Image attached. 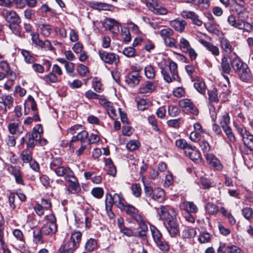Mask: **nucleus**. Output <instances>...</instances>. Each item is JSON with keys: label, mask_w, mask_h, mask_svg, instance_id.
I'll return each mask as SVG.
<instances>
[{"label": "nucleus", "mask_w": 253, "mask_h": 253, "mask_svg": "<svg viewBox=\"0 0 253 253\" xmlns=\"http://www.w3.org/2000/svg\"><path fill=\"white\" fill-rule=\"evenodd\" d=\"M99 132L95 131L94 133H91L89 137L87 139L88 143L89 144H95L98 142L100 140Z\"/></svg>", "instance_id": "obj_58"}, {"label": "nucleus", "mask_w": 253, "mask_h": 253, "mask_svg": "<svg viewBox=\"0 0 253 253\" xmlns=\"http://www.w3.org/2000/svg\"><path fill=\"white\" fill-rule=\"evenodd\" d=\"M0 69L5 72L7 75L11 76L14 73L11 70L9 64L5 60H0Z\"/></svg>", "instance_id": "obj_50"}, {"label": "nucleus", "mask_w": 253, "mask_h": 253, "mask_svg": "<svg viewBox=\"0 0 253 253\" xmlns=\"http://www.w3.org/2000/svg\"><path fill=\"white\" fill-rule=\"evenodd\" d=\"M103 25L105 29L110 30L114 34H117L119 32L120 24L113 19H105Z\"/></svg>", "instance_id": "obj_14"}, {"label": "nucleus", "mask_w": 253, "mask_h": 253, "mask_svg": "<svg viewBox=\"0 0 253 253\" xmlns=\"http://www.w3.org/2000/svg\"><path fill=\"white\" fill-rule=\"evenodd\" d=\"M42 233L40 229L33 231V241L36 244H42L43 243L42 237Z\"/></svg>", "instance_id": "obj_43"}, {"label": "nucleus", "mask_w": 253, "mask_h": 253, "mask_svg": "<svg viewBox=\"0 0 253 253\" xmlns=\"http://www.w3.org/2000/svg\"><path fill=\"white\" fill-rule=\"evenodd\" d=\"M156 84L150 81H146L142 84L139 87V93L141 94L150 93L155 90Z\"/></svg>", "instance_id": "obj_18"}, {"label": "nucleus", "mask_w": 253, "mask_h": 253, "mask_svg": "<svg viewBox=\"0 0 253 253\" xmlns=\"http://www.w3.org/2000/svg\"><path fill=\"white\" fill-rule=\"evenodd\" d=\"M169 24L170 26L176 31L182 32L186 25V22L183 20H180L178 19H175L170 21Z\"/></svg>", "instance_id": "obj_29"}, {"label": "nucleus", "mask_w": 253, "mask_h": 253, "mask_svg": "<svg viewBox=\"0 0 253 253\" xmlns=\"http://www.w3.org/2000/svg\"><path fill=\"white\" fill-rule=\"evenodd\" d=\"M42 79L47 84L56 83L58 82V77L52 72L44 76Z\"/></svg>", "instance_id": "obj_49"}, {"label": "nucleus", "mask_w": 253, "mask_h": 253, "mask_svg": "<svg viewBox=\"0 0 253 253\" xmlns=\"http://www.w3.org/2000/svg\"><path fill=\"white\" fill-rule=\"evenodd\" d=\"M21 157L23 162L29 163L32 160V152L28 149L25 150L22 152Z\"/></svg>", "instance_id": "obj_51"}, {"label": "nucleus", "mask_w": 253, "mask_h": 253, "mask_svg": "<svg viewBox=\"0 0 253 253\" xmlns=\"http://www.w3.org/2000/svg\"><path fill=\"white\" fill-rule=\"evenodd\" d=\"M43 235H52L57 231V225L45 223L40 229Z\"/></svg>", "instance_id": "obj_25"}, {"label": "nucleus", "mask_w": 253, "mask_h": 253, "mask_svg": "<svg viewBox=\"0 0 253 253\" xmlns=\"http://www.w3.org/2000/svg\"><path fill=\"white\" fill-rule=\"evenodd\" d=\"M41 34L44 37H48L51 33V28L50 25L47 24H39Z\"/></svg>", "instance_id": "obj_38"}, {"label": "nucleus", "mask_w": 253, "mask_h": 253, "mask_svg": "<svg viewBox=\"0 0 253 253\" xmlns=\"http://www.w3.org/2000/svg\"><path fill=\"white\" fill-rule=\"evenodd\" d=\"M145 75L149 79H153L156 75V71L153 66L151 65H147L144 68Z\"/></svg>", "instance_id": "obj_39"}, {"label": "nucleus", "mask_w": 253, "mask_h": 253, "mask_svg": "<svg viewBox=\"0 0 253 253\" xmlns=\"http://www.w3.org/2000/svg\"><path fill=\"white\" fill-rule=\"evenodd\" d=\"M123 211H125L127 214L130 215L136 222L141 221V219L143 218L139 211L132 205H126Z\"/></svg>", "instance_id": "obj_12"}, {"label": "nucleus", "mask_w": 253, "mask_h": 253, "mask_svg": "<svg viewBox=\"0 0 253 253\" xmlns=\"http://www.w3.org/2000/svg\"><path fill=\"white\" fill-rule=\"evenodd\" d=\"M98 54L101 60L105 63L117 66L120 63L119 56L114 52H109L103 50H99Z\"/></svg>", "instance_id": "obj_4"}, {"label": "nucleus", "mask_w": 253, "mask_h": 253, "mask_svg": "<svg viewBox=\"0 0 253 253\" xmlns=\"http://www.w3.org/2000/svg\"><path fill=\"white\" fill-rule=\"evenodd\" d=\"M1 99L8 109H10L12 106L13 98L12 96L9 95H3Z\"/></svg>", "instance_id": "obj_55"}, {"label": "nucleus", "mask_w": 253, "mask_h": 253, "mask_svg": "<svg viewBox=\"0 0 253 253\" xmlns=\"http://www.w3.org/2000/svg\"><path fill=\"white\" fill-rule=\"evenodd\" d=\"M136 222L138 224L139 226L136 236L140 238L145 237L148 231V227L143 217L141 219V221H136Z\"/></svg>", "instance_id": "obj_28"}, {"label": "nucleus", "mask_w": 253, "mask_h": 253, "mask_svg": "<svg viewBox=\"0 0 253 253\" xmlns=\"http://www.w3.org/2000/svg\"><path fill=\"white\" fill-rule=\"evenodd\" d=\"M185 153L193 161H198L201 158L200 153L196 149V147L191 146L185 150Z\"/></svg>", "instance_id": "obj_22"}, {"label": "nucleus", "mask_w": 253, "mask_h": 253, "mask_svg": "<svg viewBox=\"0 0 253 253\" xmlns=\"http://www.w3.org/2000/svg\"><path fill=\"white\" fill-rule=\"evenodd\" d=\"M164 80L170 83L173 81L180 82L177 64L172 61L162 62L159 65Z\"/></svg>", "instance_id": "obj_1"}, {"label": "nucleus", "mask_w": 253, "mask_h": 253, "mask_svg": "<svg viewBox=\"0 0 253 253\" xmlns=\"http://www.w3.org/2000/svg\"><path fill=\"white\" fill-rule=\"evenodd\" d=\"M150 230L155 243L163 239L162 234L156 227L150 226Z\"/></svg>", "instance_id": "obj_44"}, {"label": "nucleus", "mask_w": 253, "mask_h": 253, "mask_svg": "<svg viewBox=\"0 0 253 253\" xmlns=\"http://www.w3.org/2000/svg\"><path fill=\"white\" fill-rule=\"evenodd\" d=\"M53 171L58 176H64L65 179L73 172V171L69 167H66L62 166L58 168V169H54Z\"/></svg>", "instance_id": "obj_26"}, {"label": "nucleus", "mask_w": 253, "mask_h": 253, "mask_svg": "<svg viewBox=\"0 0 253 253\" xmlns=\"http://www.w3.org/2000/svg\"><path fill=\"white\" fill-rule=\"evenodd\" d=\"M82 233L80 231H75L72 234L70 241L73 243H75V245L78 247L82 240Z\"/></svg>", "instance_id": "obj_47"}, {"label": "nucleus", "mask_w": 253, "mask_h": 253, "mask_svg": "<svg viewBox=\"0 0 253 253\" xmlns=\"http://www.w3.org/2000/svg\"><path fill=\"white\" fill-rule=\"evenodd\" d=\"M208 95L209 99L211 102H218V90L216 89H213L212 90L209 91Z\"/></svg>", "instance_id": "obj_62"}, {"label": "nucleus", "mask_w": 253, "mask_h": 253, "mask_svg": "<svg viewBox=\"0 0 253 253\" xmlns=\"http://www.w3.org/2000/svg\"><path fill=\"white\" fill-rule=\"evenodd\" d=\"M7 170L14 176L16 183L24 185V181L21 173V168L19 166L10 165L7 166Z\"/></svg>", "instance_id": "obj_9"}, {"label": "nucleus", "mask_w": 253, "mask_h": 253, "mask_svg": "<svg viewBox=\"0 0 253 253\" xmlns=\"http://www.w3.org/2000/svg\"><path fill=\"white\" fill-rule=\"evenodd\" d=\"M92 87L96 92H101L102 89V84L97 78H95L92 80Z\"/></svg>", "instance_id": "obj_60"}, {"label": "nucleus", "mask_w": 253, "mask_h": 253, "mask_svg": "<svg viewBox=\"0 0 253 253\" xmlns=\"http://www.w3.org/2000/svg\"><path fill=\"white\" fill-rule=\"evenodd\" d=\"M181 208L187 213H196L198 209L194 203L188 201L183 202L181 205Z\"/></svg>", "instance_id": "obj_32"}, {"label": "nucleus", "mask_w": 253, "mask_h": 253, "mask_svg": "<svg viewBox=\"0 0 253 253\" xmlns=\"http://www.w3.org/2000/svg\"><path fill=\"white\" fill-rule=\"evenodd\" d=\"M141 78L139 73L133 71L127 75L126 82L130 87H134L139 84Z\"/></svg>", "instance_id": "obj_10"}, {"label": "nucleus", "mask_w": 253, "mask_h": 253, "mask_svg": "<svg viewBox=\"0 0 253 253\" xmlns=\"http://www.w3.org/2000/svg\"><path fill=\"white\" fill-rule=\"evenodd\" d=\"M235 73L238 74L240 79L244 82L248 81L251 78V70L247 64L243 65V66Z\"/></svg>", "instance_id": "obj_16"}, {"label": "nucleus", "mask_w": 253, "mask_h": 253, "mask_svg": "<svg viewBox=\"0 0 253 253\" xmlns=\"http://www.w3.org/2000/svg\"><path fill=\"white\" fill-rule=\"evenodd\" d=\"M157 211L159 215V219L163 220L164 223L176 217V211L167 206H161L160 208L157 209Z\"/></svg>", "instance_id": "obj_3"}, {"label": "nucleus", "mask_w": 253, "mask_h": 253, "mask_svg": "<svg viewBox=\"0 0 253 253\" xmlns=\"http://www.w3.org/2000/svg\"><path fill=\"white\" fill-rule=\"evenodd\" d=\"M173 33V30L169 28L162 29L160 31V35L164 40L171 37Z\"/></svg>", "instance_id": "obj_54"}, {"label": "nucleus", "mask_w": 253, "mask_h": 253, "mask_svg": "<svg viewBox=\"0 0 253 253\" xmlns=\"http://www.w3.org/2000/svg\"><path fill=\"white\" fill-rule=\"evenodd\" d=\"M91 7L99 10H107L110 9V5L106 3L95 2L91 3Z\"/></svg>", "instance_id": "obj_52"}, {"label": "nucleus", "mask_w": 253, "mask_h": 253, "mask_svg": "<svg viewBox=\"0 0 253 253\" xmlns=\"http://www.w3.org/2000/svg\"><path fill=\"white\" fill-rule=\"evenodd\" d=\"M77 248L78 247L75 243L68 241L59 248L58 253H73Z\"/></svg>", "instance_id": "obj_19"}, {"label": "nucleus", "mask_w": 253, "mask_h": 253, "mask_svg": "<svg viewBox=\"0 0 253 253\" xmlns=\"http://www.w3.org/2000/svg\"><path fill=\"white\" fill-rule=\"evenodd\" d=\"M200 42L207 50L210 51L213 56H218L219 55L220 51L217 46L204 40H200Z\"/></svg>", "instance_id": "obj_21"}, {"label": "nucleus", "mask_w": 253, "mask_h": 253, "mask_svg": "<svg viewBox=\"0 0 253 253\" xmlns=\"http://www.w3.org/2000/svg\"><path fill=\"white\" fill-rule=\"evenodd\" d=\"M149 101L147 99H140L137 101V107L138 110L143 111L146 109L149 106Z\"/></svg>", "instance_id": "obj_59"}, {"label": "nucleus", "mask_w": 253, "mask_h": 253, "mask_svg": "<svg viewBox=\"0 0 253 253\" xmlns=\"http://www.w3.org/2000/svg\"><path fill=\"white\" fill-rule=\"evenodd\" d=\"M136 222L138 224L139 226L136 236L140 238L145 237L148 231V227L143 217L141 219V221H136Z\"/></svg>", "instance_id": "obj_27"}, {"label": "nucleus", "mask_w": 253, "mask_h": 253, "mask_svg": "<svg viewBox=\"0 0 253 253\" xmlns=\"http://www.w3.org/2000/svg\"><path fill=\"white\" fill-rule=\"evenodd\" d=\"M243 215L247 219H250L253 217V210L252 209L249 207L244 208L242 210Z\"/></svg>", "instance_id": "obj_64"}, {"label": "nucleus", "mask_w": 253, "mask_h": 253, "mask_svg": "<svg viewBox=\"0 0 253 253\" xmlns=\"http://www.w3.org/2000/svg\"><path fill=\"white\" fill-rule=\"evenodd\" d=\"M88 137V132L85 130L82 131L81 132L78 133L77 135L73 136L72 139L69 142L70 149L73 152H74L75 147L73 144V143L79 140L82 143H84L87 139Z\"/></svg>", "instance_id": "obj_13"}, {"label": "nucleus", "mask_w": 253, "mask_h": 253, "mask_svg": "<svg viewBox=\"0 0 253 253\" xmlns=\"http://www.w3.org/2000/svg\"><path fill=\"white\" fill-rule=\"evenodd\" d=\"M62 160L60 158H53L50 164V168L52 170H54V169H56L62 166Z\"/></svg>", "instance_id": "obj_61"}, {"label": "nucleus", "mask_w": 253, "mask_h": 253, "mask_svg": "<svg viewBox=\"0 0 253 253\" xmlns=\"http://www.w3.org/2000/svg\"><path fill=\"white\" fill-rule=\"evenodd\" d=\"M191 79L192 82L196 81L194 84V86L199 92L201 94H204L206 92V86L204 82L200 81L197 77L191 76Z\"/></svg>", "instance_id": "obj_30"}, {"label": "nucleus", "mask_w": 253, "mask_h": 253, "mask_svg": "<svg viewBox=\"0 0 253 253\" xmlns=\"http://www.w3.org/2000/svg\"><path fill=\"white\" fill-rule=\"evenodd\" d=\"M1 15L8 24L21 22L20 16L14 10L3 9L1 12Z\"/></svg>", "instance_id": "obj_5"}, {"label": "nucleus", "mask_w": 253, "mask_h": 253, "mask_svg": "<svg viewBox=\"0 0 253 253\" xmlns=\"http://www.w3.org/2000/svg\"><path fill=\"white\" fill-rule=\"evenodd\" d=\"M21 53L23 55L24 61L28 64H32L35 62L36 59L31 54L30 52L25 49H22Z\"/></svg>", "instance_id": "obj_40"}, {"label": "nucleus", "mask_w": 253, "mask_h": 253, "mask_svg": "<svg viewBox=\"0 0 253 253\" xmlns=\"http://www.w3.org/2000/svg\"><path fill=\"white\" fill-rule=\"evenodd\" d=\"M121 37L125 42H129L131 41V36L129 30L127 28H124L121 29Z\"/></svg>", "instance_id": "obj_56"}, {"label": "nucleus", "mask_w": 253, "mask_h": 253, "mask_svg": "<svg viewBox=\"0 0 253 253\" xmlns=\"http://www.w3.org/2000/svg\"><path fill=\"white\" fill-rule=\"evenodd\" d=\"M97 243L96 240L90 238L86 242L85 248L87 252H91L97 248Z\"/></svg>", "instance_id": "obj_45"}, {"label": "nucleus", "mask_w": 253, "mask_h": 253, "mask_svg": "<svg viewBox=\"0 0 253 253\" xmlns=\"http://www.w3.org/2000/svg\"><path fill=\"white\" fill-rule=\"evenodd\" d=\"M205 208L210 214H215L219 211L218 207L212 203H208Z\"/></svg>", "instance_id": "obj_46"}, {"label": "nucleus", "mask_w": 253, "mask_h": 253, "mask_svg": "<svg viewBox=\"0 0 253 253\" xmlns=\"http://www.w3.org/2000/svg\"><path fill=\"white\" fill-rule=\"evenodd\" d=\"M9 132L11 134H15L17 133H22L24 131V127L16 123H10L8 126Z\"/></svg>", "instance_id": "obj_33"}, {"label": "nucleus", "mask_w": 253, "mask_h": 253, "mask_svg": "<svg viewBox=\"0 0 253 253\" xmlns=\"http://www.w3.org/2000/svg\"><path fill=\"white\" fill-rule=\"evenodd\" d=\"M220 46L221 48L222 52L226 53L225 55H227L233 52L234 50L233 43L229 41L224 38H220L219 39Z\"/></svg>", "instance_id": "obj_15"}, {"label": "nucleus", "mask_w": 253, "mask_h": 253, "mask_svg": "<svg viewBox=\"0 0 253 253\" xmlns=\"http://www.w3.org/2000/svg\"><path fill=\"white\" fill-rule=\"evenodd\" d=\"M165 225L171 237H174L179 233V225L176 221V217L169 220Z\"/></svg>", "instance_id": "obj_11"}, {"label": "nucleus", "mask_w": 253, "mask_h": 253, "mask_svg": "<svg viewBox=\"0 0 253 253\" xmlns=\"http://www.w3.org/2000/svg\"><path fill=\"white\" fill-rule=\"evenodd\" d=\"M223 131L225 133L228 140L230 142L233 143L235 141V137L233 134L231 128L229 126H225L222 128Z\"/></svg>", "instance_id": "obj_53"}, {"label": "nucleus", "mask_w": 253, "mask_h": 253, "mask_svg": "<svg viewBox=\"0 0 253 253\" xmlns=\"http://www.w3.org/2000/svg\"><path fill=\"white\" fill-rule=\"evenodd\" d=\"M228 22L230 25L239 29H244L246 24H241L240 21H236L235 17L231 15L228 18Z\"/></svg>", "instance_id": "obj_41"}, {"label": "nucleus", "mask_w": 253, "mask_h": 253, "mask_svg": "<svg viewBox=\"0 0 253 253\" xmlns=\"http://www.w3.org/2000/svg\"><path fill=\"white\" fill-rule=\"evenodd\" d=\"M235 126L238 133L241 136L243 143L246 147L244 153L248 154L249 152L253 151V135L243 126L236 125Z\"/></svg>", "instance_id": "obj_2"}, {"label": "nucleus", "mask_w": 253, "mask_h": 253, "mask_svg": "<svg viewBox=\"0 0 253 253\" xmlns=\"http://www.w3.org/2000/svg\"><path fill=\"white\" fill-rule=\"evenodd\" d=\"M40 137L39 133L37 131H34L31 134H29V139L26 143L27 148L33 149L35 146V141Z\"/></svg>", "instance_id": "obj_35"}, {"label": "nucleus", "mask_w": 253, "mask_h": 253, "mask_svg": "<svg viewBox=\"0 0 253 253\" xmlns=\"http://www.w3.org/2000/svg\"><path fill=\"white\" fill-rule=\"evenodd\" d=\"M211 240V235L208 232L201 233L198 240L201 243H207Z\"/></svg>", "instance_id": "obj_57"}, {"label": "nucleus", "mask_w": 253, "mask_h": 253, "mask_svg": "<svg viewBox=\"0 0 253 253\" xmlns=\"http://www.w3.org/2000/svg\"><path fill=\"white\" fill-rule=\"evenodd\" d=\"M177 45L183 52H187L189 48L191 47L189 41L184 38L180 39L179 43Z\"/></svg>", "instance_id": "obj_37"}, {"label": "nucleus", "mask_w": 253, "mask_h": 253, "mask_svg": "<svg viewBox=\"0 0 253 253\" xmlns=\"http://www.w3.org/2000/svg\"><path fill=\"white\" fill-rule=\"evenodd\" d=\"M206 159L209 164L216 170H220L222 169L223 166L220 161L213 155L207 154Z\"/></svg>", "instance_id": "obj_20"}, {"label": "nucleus", "mask_w": 253, "mask_h": 253, "mask_svg": "<svg viewBox=\"0 0 253 253\" xmlns=\"http://www.w3.org/2000/svg\"><path fill=\"white\" fill-rule=\"evenodd\" d=\"M115 204L121 210H123L125 206L126 201L121 193H115L113 195Z\"/></svg>", "instance_id": "obj_34"}, {"label": "nucleus", "mask_w": 253, "mask_h": 253, "mask_svg": "<svg viewBox=\"0 0 253 253\" xmlns=\"http://www.w3.org/2000/svg\"><path fill=\"white\" fill-rule=\"evenodd\" d=\"M233 54L234 57L230 58V63L231 67L234 70L235 72H236L239 69L242 68L243 66V65H245L246 63L243 62L236 53L234 52Z\"/></svg>", "instance_id": "obj_23"}, {"label": "nucleus", "mask_w": 253, "mask_h": 253, "mask_svg": "<svg viewBox=\"0 0 253 253\" xmlns=\"http://www.w3.org/2000/svg\"><path fill=\"white\" fill-rule=\"evenodd\" d=\"M180 15L184 18L191 19L193 24L198 26H201L203 24V22L200 19L199 15L194 11L183 10L181 11Z\"/></svg>", "instance_id": "obj_8"}, {"label": "nucleus", "mask_w": 253, "mask_h": 253, "mask_svg": "<svg viewBox=\"0 0 253 253\" xmlns=\"http://www.w3.org/2000/svg\"><path fill=\"white\" fill-rule=\"evenodd\" d=\"M237 11L238 15V21L241 24H247L245 25V29L250 26V24L246 21L249 18V12L244 7H242L239 11Z\"/></svg>", "instance_id": "obj_31"}, {"label": "nucleus", "mask_w": 253, "mask_h": 253, "mask_svg": "<svg viewBox=\"0 0 253 253\" xmlns=\"http://www.w3.org/2000/svg\"><path fill=\"white\" fill-rule=\"evenodd\" d=\"M65 180L69 183L68 191L72 194L78 193L80 190V185L77 178L75 177L74 172L69 177L66 178Z\"/></svg>", "instance_id": "obj_6"}, {"label": "nucleus", "mask_w": 253, "mask_h": 253, "mask_svg": "<svg viewBox=\"0 0 253 253\" xmlns=\"http://www.w3.org/2000/svg\"><path fill=\"white\" fill-rule=\"evenodd\" d=\"M196 235V232L193 228L185 229L181 233L182 237L185 239L194 238Z\"/></svg>", "instance_id": "obj_48"}, {"label": "nucleus", "mask_w": 253, "mask_h": 253, "mask_svg": "<svg viewBox=\"0 0 253 253\" xmlns=\"http://www.w3.org/2000/svg\"><path fill=\"white\" fill-rule=\"evenodd\" d=\"M165 192L163 189L160 188H157L154 189V191L151 196L153 200L158 201H162L164 200Z\"/></svg>", "instance_id": "obj_36"}, {"label": "nucleus", "mask_w": 253, "mask_h": 253, "mask_svg": "<svg viewBox=\"0 0 253 253\" xmlns=\"http://www.w3.org/2000/svg\"><path fill=\"white\" fill-rule=\"evenodd\" d=\"M228 58V55H224L221 59L220 70L224 74H229L231 70L230 61H229Z\"/></svg>", "instance_id": "obj_24"}, {"label": "nucleus", "mask_w": 253, "mask_h": 253, "mask_svg": "<svg viewBox=\"0 0 253 253\" xmlns=\"http://www.w3.org/2000/svg\"><path fill=\"white\" fill-rule=\"evenodd\" d=\"M147 6L149 9L157 15H165L168 13L167 10L159 3L156 0H152L151 2H147Z\"/></svg>", "instance_id": "obj_7"}, {"label": "nucleus", "mask_w": 253, "mask_h": 253, "mask_svg": "<svg viewBox=\"0 0 253 253\" xmlns=\"http://www.w3.org/2000/svg\"><path fill=\"white\" fill-rule=\"evenodd\" d=\"M21 22H18L17 23H9L8 24V28L11 31V32L15 35L21 37V32L20 30V24Z\"/></svg>", "instance_id": "obj_42"}, {"label": "nucleus", "mask_w": 253, "mask_h": 253, "mask_svg": "<svg viewBox=\"0 0 253 253\" xmlns=\"http://www.w3.org/2000/svg\"><path fill=\"white\" fill-rule=\"evenodd\" d=\"M226 251L227 253H244L239 247L234 245L227 246Z\"/></svg>", "instance_id": "obj_63"}, {"label": "nucleus", "mask_w": 253, "mask_h": 253, "mask_svg": "<svg viewBox=\"0 0 253 253\" xmlns=\"http://www.w3.org/2000/svg\"><path fill=\"white\" fill-rule=\"evenodd\" d=\"M13 235L16 239L14 243L16 248L22 250L25 247V241L22 232L19 229H14L13 231Z\"/></svg>", "instance_id": "obj_17"}]
</instances>
